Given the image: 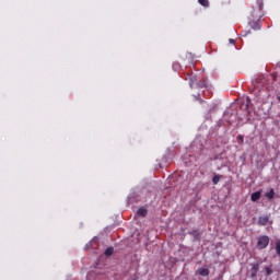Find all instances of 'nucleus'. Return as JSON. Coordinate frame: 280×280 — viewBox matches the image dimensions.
Returning <instances> with one entry per match:
<instances>
[{"label":"nucleus","mask_w":280,"mask_h":280,"mask_svg":"<svg viewBox=\"0 0 280 280\" xmlns=\"http://www.w3.org/2000/svg\"><path fill=\"white\" fill-rule=\"evenodd\" d=\"M198 275H200V277H209V269L208 268H199L197 270Z\"/></svg>","instance_id":"obj_7"},{"label":"nucleus","mask_w":280,"mask_h":280,"mask_svg":"<svg viewBox=\"0 0 280 280\" xmlns=\"http://www.w3.org/2000/svg\"><path fill=\"white\" fill-rule=\"evenodd\" d=\"M265 272H266V276H267V277H270V275H272V267L266 266V267H265Z\"/></svg>","instance_id":"obj_15"},{"label":"nucleus","mask_w":280,"mask_h":280,"mask_svg":"<svg viewBox=\"0 0 280 280\" xmlns=\"http://www.w3.org/2000/svg\"><path fill=\"white\" fill-rule=\"evenodd\" d=\"M249 25H250L252 30H260L261 28V26L259 25V22L252 21V22H249Z\"/></svg>","instance_id":"obj_10"},{"label":"nucleus","mask_w":280,"mask_h":280,"mask_svg":"<svg viewBox=\"0 0 280 280\" xmlns=\"http://www.w3.org/2000/svg\"><path fill=\"white\" fill-rule=\"evenodd\" d=\"M266 198L272 200L275 198V189H270L268 192L265 194Z\"/></svg>","instance_id":"obj_11"},{"label":"nucleus","mask_w":280,"mask_h":280,"mask_svg":"<svg viewBox=\"0 0 280 280\" xmlns=\"http://www.w3.org/2000/svg\"><path fill=\"white\" fill-rule=\"evenodd\" d=\"M138 215H141V218H145V215H148V209L145 208H139L137 211Z\"/></svg>","instance_id":"obj_8"},{"label":"nucleus","mask_w":280,"mask_h":280,"mask_svg":"<svg viewBox=\"0 0 280 280\" xmlns=\"http://www.w3.org/2000/svg\"><path fill=\"white\" fill-rule=\"evenodd\" d=\"M236 140H237V142L238 143H244V136H242V135H238L237 137H236Z\"/></svg>","instance_id":"obj_16"},{"label":"nucleus","mask_w":280,"mask_h":280,"mask_svg":"<svg viewBox=\"0 0 280 280\" xmlns=\"http://www.w3.org/2000/svg\"><path fill=\"white\" fill-rule=\"evenodd\" d=\"M189 84H190L191 89H205V86H207V84H205V82L198 81V78H196V77H190Z\"/></svg>","instance_id":"obj_3"},{"label":"nucleus","mask_w":280,"mask_h":280,"mask_svg":"<svg viewBox=\"0 0 280 280\" xmlns=\"http://www.w3.org/2000/svg\"><path fill=\"white\" fill-rule=\"evenodd\" d=\"M189 235H192V237H195V240H200V231L199 230L190 231Z\"/></svg>","instance_id":"obj_9"},{"label":"nucleus","mask_w":280,"mask_h":280,"mask_svg":"<svg viewBox=\"0 0 280 280\" xmlns=\"http://www.w3.org/2000/svg\"><path fill=\"white\" fill-rule=\"evenodd\" d=\"M113 253H115V249L113 247H107L105 250L106 257H110V255H113Z\"/></svg>","instance_id":"obj_13"},{"label":"nucleus","mask_w":280,"mask_h":280,"mask_svg":"<svg viewBox=\"0 0 280 280\" xmlns=\"http://www.w3.org/2000/svg\"><path fill=\"white\" fill-rule=\"evenodd\" d=\"M246 102H247V106H249L250 105V97H247Z\"/></svg>","instance_id":"obj_18"},{"label":"nucleus","mask_w":280,"mask_h":280,"mask_svg":"<svg viewBox=\"0 0 280 280\" xmlns=\"http://www.w3.org/2000/svg\"><path fill=\"white\" fill-rule=\"evenodd\" d=\"M270 222L269 215H262L258 218V226H266Z\"/></svg>","instance_id":"obj_5"},{"label":"nucleus","mask_w":280,"mask_h":280,"mask_svg":"<svg viewBox=\"0 0 280 280\" xmlns=\"http://www.w3.org/2000/svg\"><path fill=\"white\" fill-rule=\"evenodd\" d=\"M173 69H175V71H178V69H180V63L174 62L173 63Z\"/></svg>","instance_id":"obj_17"},{"label":"nucleus","mask_w":280,"mask_h":280,"mask_svg":"<svg viewBox=\"0 0 280 280\" xmlns=\"http://www.w3.org/2000/svg\"><path fill=\"white\" fill-rule=\"evenodd\" d=\"M221 178H222V175H214L212 178L213 185H218V183H220Z\"/></svg>","instance_id":"obj_12"},{"label":"nucleus","mask_w":280,"mask_h":280,"mask_svg":"<svg viewBox=\"0 0 280 280\" xmlns=\"http://www.w3.org/2000/svg\"><path fill=\"white\" fill-rule=\"evenodd\" d=\"M259 198H261V191L253 192L250 196L252 202H257V200H259Z\"/></svg>","instance_id":"obj_6"},{"label":"nucleus","mask_w":280,"mask_h":280,"mask_svg":"<svg viewBox=\"0 0 280 280\" xmlns=\"http://www.w3.org/2000/svg\"><path fill=\"white\" fill-rule=\"evenodd\" d=\"M198 3H200L202 8H209V0H198Z\"/></svg>","instance_id":"obj_14"},{"label":"nucleus","mask_w":280,"mask_h":280,"mask_svg":"<svg viewBox=\"0 0 280 280\" xmlns=\"http://www.w3.org/2000/svg\"><path fill=\"white\" fill-rule=\"evenodd\" d=\"M259 272V262L253 264L250 268V279H257Z\"/></svg>","instance_id":"obj_4"},{"label":"nucleus","mask_w":280,"mask_h":280,"mask_svg":"<svg viewBox=\"0 0 280 280\" xmlns=\"http://www.w3.org/2000/svg\"><path fill=\"white\" fill-rule=\"evenodd\" d=\"M268 244H270V237H268V235L259 236L256 248L258 250H264V248H268Z\"/></svg>","instance_id":"obj_2"},{"label":"nucleus","mask_w":280,"mask_h":280,"mask_svg":"<svg viewBox=\"0 0 280 280\" xmlns=\"http://www.w3.org/2000/svg\"><path fill=\"white\" fill-rule=\"evenodd\" d=\"M264 0H256V5L252 7V19L259 22V20L264 19Z\"/></svg>","instance_id":"obj_1"},{"label":"nucleus","mask_w":280,"mask_h":280,"mask_svg":"<svg viewBox=\"0 0 280 280\" xmlns=\"http://www.w3.org/2000/svg\"><path fill=\"white\" fill-rule=\"evenodd\" d=\"M231 45H235V39H230Z\"/></svg>","instance_id":"obj_19"}]
</instances>
